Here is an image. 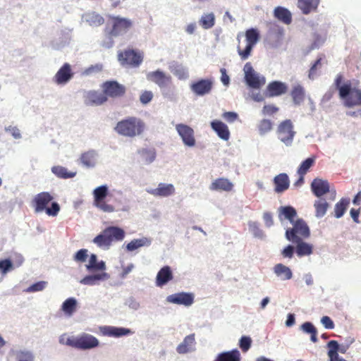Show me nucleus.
Segmentation results:
<instances>
[{"label":"nucleus","instance_id":"1","mask_svg":"<svg viewBox=\"0 0 361 361\" xmlns=\"http://www.w3.org/2000/svg\"><path fill=\"white\" fill-rule=\"evenodd\" d=\"M342 81L343 75L338 74L334 80V85L338 90L340 97L344 100V105L349 108L361 106V89L353 88L350 81L341 85Z\"/></svg>","mask_w":361,"mask_h":361},{"label":"nucleus","instance_id":"2","mask_svg":"<svg viewBox=\"0 0 361 361\" xmlns=\"http://www.w3.org/2000/svg\"><path fill=\"white\" fill-rule=\"evenodd\" d=\"M59 343L80 350L92 349L99 345V341L96 337L87 333H82L77 336H67L66 334H63L59 338Z\"/></svg>","mask_w":361,"mask_h":361},{"label":"nucleus","instance_id":"3","mask_svg":"<svg viewBox=\"0 0 361 361\" xmlns=\"http://www.w3.org/2000/svg\"><path fill=\"white\" fill-rule=\"evenodd\" d=\"M145 129V122L135 116H130L118 121L114 128V130L118 135L128 137L141 135Z\"/></svg>","mask_w":361,"mask_h":361},{"label":"nucleus","instance_id":"4","mask_svg":"<svg viewBox=\"0 0 361 361\" xmlns=\"http://www.w3.org/2000/svg\"><path fill=\"white\" fill-rule=\"evenodd\" d=\"M124 237L125 232L122 228L116 226H109L97 235L93 239V242L98 247L109 248L113 241H121Z\"/></svg>","mask_w":361,"mask_h":361},{"label":"nucleus","instance_id":"5","mask_svg":"<svg viewBox=\"0 0 361 361\" xmlns=\"http://www.w3.org/2000/svg\"><path fill=\"white\" fill-rule=\"evenodd\" d=\"M53 199L54 197L47 192L37 194L32 200V206L35 212L45 211L49 216H56L60 210V207L57 202H52L51 207H47V205Z\"/></svg>","mask_w":361,"mask_h":361},{"label":"nucleus","instance_id":"6","mask_svg":"<svg viewBox=\"0 0 361 361\" xmlns=\"http://www.w3.org/2000/svg\"><path fill=\"white\" fill-rule=\"evenodd\" d=\"M117 59L123 67L137 68L143 62L144 52L139 49L128 47L118 52Z\"/></svg>","mask_w":361,"mask_h":361},{"label":"nucleus","instance_id":"7","mask_svg":"<svg viewBox=\"0 0 361 361\" xmlns=\"http://www.w3.org/2000/svg\"><path fill=\"white\" fill-rule=\"evenodd\" d=\"M293 228L286 231V238L290 242H299L310 235V231L307 223L302 219H298L291 223Z\"/></svg>","mask_w":361,"mask_h":361},{"label":"nucleus","instance_id":"8","mask_svg":"<svg viewBox=\"0 0 361 361\" xmlns=\"http://www.w3.org/2000/svg\"><path fill=\"white\" fill-rule=\"evenodd\" d=\"M109 23L111 28L108 31V35L112 37H118L126 33L133 25L131 20L120 16H109Z\"/></svg>","mask_w":361,"mask_h":361},{"label":"nucleus","instance_id":"9","mask_svg":"<svg viewBox=\"0 0 361 361\" xmlns=\"http://www.w3.org/2000/svg\"><path fill=\"white\" fill-rule=\"evenodd\" d=\"M276 134L281 142L290 146L296 134L293 122L290 119L281 121L277 127Z\"/></svg>","mask_w":361,"mask_h":361},{"label":"nucleus","instance_id":"10","mask_svg":"<svg viewBox=\"0 0 361 361\" xmlns=\"http://www.w3.org/2000/svg\"><path fill=\"white\" fill-rule=\"evenodd\" d=\"M259 33L257 29L250 28L245 32V39L247 42L245 49H242L240 46L238 47V53L242 60H246L251 54L255 45L259 39Z\"/></svg>","mask_w":361,"mask_h":361},{"label":"nucleus","instance_id":"11","mask_svg":"<svg viewBox=\"0 0 361 361\" xmlns=\"http://www.w3.org/2000/svg\"><path fill=\"white\" fill-rule=\"evenodd\" d=\"M94 205L104 212L111 213L115 211L113 205L107 204L105 201L108 195V188L106 185H101L93 191Z\"/></svg>","mask_w":361,"mask_h":361},{"label":"nucleus","instance_id":"12","mask_svg":"<svg viewBox=\"0 0 361 361\" xmlns=\"http://www.w3.org/2000/svg\"><path fill=\"white\" fill-rule=\"evenodd\" d=\"M102 87L106 97H121L125 95L126 92V87L115 80L106 81Z\"/></svg>","mask_w":361,"mask_h":361},{"label":"nucleus","instance_id":"13","mask_svg":"<svg viewBox=\"0 0 361 361\" xmlns=\"http://www.w3.org/2000/svg\"><path fill=\"white\" fill-rule=\"evenodd\" d=\"M245 79L247 84L252 87L258 89L265 84L264 77H259L252 68L250 63H245L244 66Z\"/></svg>","mask_w":361,"mask_h":361},{"label":"nucleus","instance_id":"14","mask_svg":"<svg viewBox=\"0 0 361 361\" xmlns=\"http://www.w3.org/2000/svg\"><path fill=\"white\" fill-rule=\"evenodd\" d=\"M176 129L185 145L188 147L195 146V139L194 130L192 128L185 124L180 123L176 126Z\"/></svg>","mask_w":361,"mask_h":361},{"label":"nucleus","instance_id":"15","mask_svg":"<svg viewBox=\"0 0 361 361\" xmlns=\"http://www.w3.org/2000/svg\"><path fill=\"white\" fill-rule=\"evenodd\" d=\"M288 92V85L281 81H272L267 86L266 93L269 97H279Z\"/></svg>","mask_w":361,"mask_h":361},{"label":"nucleus","instance_id":"16","mask_svg":"<svg viewBox=\"0 0 361 361\" xmlns=\"http://www.w3.org/2000/svg\"><path fill=\"white\" fill-rule=\"evenodd\" d=\"M147 79L160 87H167L171 83V77L169 75H166L164 72L157 70L148 73Z\"/></svg>","mask_w":361,"mask_h":361},{"label":"nucleus","instance_id":"17","mask_svg":"<svg viewBox=\"0 0 361 361\" xmlns=\"http://www.w3.org/2000/svg\"><path fill=\"white\" fill-rule=\"evenodd\" d=\"M166 300L173 304L190 306L194 302V296L192 293L183 292L169 295Z\"/></svg>","mask_w":361,"mask_h":361},{"label":"nucleus","instance_id":"18","mask_svg":"<svg viewBox=\"0 0 361 361\" xmlns=\"http://www.w3.org/2000/svg\"><path fill=\"white\" fill-rule=\"evenodd\" d=\"M73 75L71 65L66 63L57 71L54 77V80L58 85L66 84L72 78Z\"/></svg>","mask_w":361,"mask_h":361},{"label":"nucleus","instance_id":"19","mask_svg":"<svg viewBox=\"0 0 361 361\" xmlns=\"http://www.w3.org/2000/svg\"><path fill=\"white\" fill-rule=\"evenodd\" d=\"M290 96L295 106H300L305 99L306 90L302 85L295 84L291 87Z\"/></svg>","mask_w":361,"mask_h":361},{"label":"nucleus","instance_id":"20","mask_svg":"<svg viewBox=\"0 0 361 361\" xmlns=\"http://www.w3.org/2000/svg\"><path fill=\"white\" fill-rule=\"evenodd\" d=\"M213 82L209 79L200 80L191 85L192 91L197 95H204L212 90Z\"/></svg>","mask_w":361,"mask_h":361},{"label":"nucleus","instance_id":"21","mask_svg":"<svg viewBox=\"0 0 361 361\" xmlns=\"http://www.w3.org/2000/svg\"><path fill=\"white\" fill-rule=\"evenodd\" d=\"M84 101L87 105H101L107 101V97L104 92L88 91L84 95Z\"/></svg>","mask_w":361,"mask_h":361},{"label":"nucleus","instance_id":"22","mask_svg":"<svg viewBox=\"0 0 361 361\" xmlns=\"http://www.w3.org/2000/svg\"><path fill=\"white\" fill-rule=\"evenodd\" d=\"M196 342L195 334L185 336L176 348V351L179 354H186L195 350Z\"/></svg>","mask_w":361,"mask_h":361},{"label":"nucleus","instance_id":"23","mask_svg":"<svg viewBox=\"0 0 361 361\" xmlns=\"http://www.w3.org/2000/svg\"><path fill=\"white\" fill-rule=\"evenodd\" d=\"M311 189L315 196L320 197L329 191V183L327 180L315 178L312 182Z\"/></svg>","mask_w":361,"mask_h":361},{"label":"nucleus","instance_id":"24","mask_svg":"<svg viewBox=\"0 0 361 361\" xmlns=\"http://www.w3.org/2000/svg\"><path fill=\"white\" fill-rule=\"evenodd\" d=\"M147 192L157 197H168L175 192V188L172 184L159 183L154 189L147 190Z\"/></svg>","mask_w":361,"mask_h":361},{"label":"nucleus","instance_id":"25","mask_svg":"<svg viewBox=\"0 0 361 361\" xmlns=\"http://www.w3.org/2000/svg\"><path fill=\"white\" fill-rule=\"evenodd\" d=\"M173 279V273L169 266H164L157 273L156 285L162 287Z\"/></svg>","mask_w":361,"mask_h":361},{"label":"nucleus","instance_id":"26","mask_svg":"<svg viewBox=\"0 0 361 361\" xmlns=\"http://www.w3.org/2000/svg\"><path fill=\"white\" fill-rule=\"evenodd\" d=\"M233 184L227 178H219L214 180L209 186L211 190L231 192Z\"/></svg>","mask_w":361,"mask_h":361},{"label":"nucleus","instance_id":"27","mask_svg":"<svg viewBox=\"0 0 361 361\" xmlns=\"http://www.w3.org/2000/svg\"><path fill=\"white\" fill-rule=\"evenodd\" d=\"M275 185L274 190L277 193H281L288 190L290 185V180L286 173H282L276 176L274 178Z\"/></svg>","mask_w":361,"mask_h":361},{"label":"nucleus","instance_id":"28","mask_svg":"<svg viewBox=\"0 0 361 361\" xmlns=\"http://www.w3.org/2000/svg\"><path fill=\"white\" fill-rule=\"evenodd\" d=\"M211 126L220 138L224 140H228L230 133L228 126L225 123L220 121L215 120L211 123Z\"/></svg>","mask_w":361,"mask_h":361},{"label":"nucleus","instance_id":"29","mask_svg":"<svg viewBox=\"0 0 361 361\" xmlns=\"http://www.w3.org/2000/svg\"><path fill=\"white\" fill-rule=\"evenodd\" d=\"M274 16L281 22L289 25L292 22L291 13L286 8L278 6L274 11Z\"/></svg>","mask_w":361,"mask_h":361},{"label":"nucleus","instance_id":"30","mask_svg":"<svg viewBox=\"0 0 361 361\" xmlns=\"http://www.w3.org/2000/svg\"><path fill=\"white\" fill-rule=\"evenodd\" d=\"M214 361H241V355L238 350L233 349L219 353Z\"/></svg>","mask_w":361,"mask_h":361},{"label":"nucleus","instance_id":"31","mask_svg":"<svg viewBox=\"0 0 361 361\" xmlns=\"http://www.w3.org/2000/svg\"><path fill=\"white\" fill-rule=\"evenodd\" d=\"M86 268L89 271H104L106 269V265L103 261H97V257L95 254H92L88 264H86Z\"/></svg>","mask_w":361,"mask_h":361},{"label":"nucleus","instance_id":"32","mask_svg":"<svg viewBox=\"0 0 361 361\" xmlns=\"http://www.w3.org/2000/svg\"><path fill=\"white\" fill-rule=\"evenodd\" d=\"M274 271L282 280H289L293 277L290 269L283 264H277L274 267Z\"/></svg>","mask_w":361,"mask_h":361},{"label":"nucleus","instance_id":"33","mask_svg":"<svg viewBox=\"0 0 361 361\" xmlns=\"http://www.w3.org/2000/svg\"><path fill=\"white\" fill-rule=\"evenodd\" d=\"M292 243L296 244V253L298 257L310 255L313 252V246L309 243L303 242V240H300L299 242Z\"/></svg>","mask_w":361,"mask_h":361},{"label":"nucleus","instance_id":"34","mask_svg":"<svg viewBox=\"0 0 361 361\" xmlns=\"http://www.w3.org/2000/svg\"><path fill=\"white\" fill-rule=\"evenodd\" d=\"M319 0H298V6L305 14L317 8Z\"/></svg>","mask_w":361,"mask_h":361},{"label":"nucleus","instance_id":"35","mask_svg":"<svg viewBox=\"0 0 361 361\" xmlns=\"http://www.w3.org/2000/svg\"><path fill=\"white\" fill-rule=\"evenodd\" d=\"M314 207L315 208V216L321 218L325 215L329 204L325 199L319 198L314 202Z\"/></svg>","mask_w":361,"mask_h":361},{"label":"nucleus","instance_id":"36","mask_svg":"<svg viewBox=\"0 0 361 361\" xmlns=\"http://www.w3.org/2000/svg\"><path fill=\"white\" fill-rule=\"evenodd\" d=\"M130 333V330L126 328L108 326L104 328V334L109 336L120 337Z\"/></svg>","mask_w":361,"mask_h":361},{"label":"nucleus","instance_id":"37","mask_svg":"<svg viewBox=\"0 0 361 361\" xmlns=\"http://www.w3.org/2000/svg\"><path fill=\"white\" fill-rule=\"evenodd\" d=\"M151 244V240L147 238L139 239H134L128 243L126 245L128 251H134L141 247L149 246Z\"/></svg>","mask_w":361,"mask_h":361},{"label":"nucleus","instance_id":"38","mask_svg":"<svg viewBox=\"0 0 361 361\" xmlns=\"http://www.w3.org/2000/svg\"><path fill=\"white\" fill-rule=\"evenodd\" d=\"M51 171L59 178H71L76 175V172H69L67 169L61 166H55L51 168Z\"/></svg>","mask_w":361,"mask_h":361},{"label":"nucleus","instance_id":"39","mask_svg":"<svg viewBox=\"0 0 361 361\" xmlns=\"http://www.w3.org/2000/svg\"><path fill=\"white\" fill-rule=\"evenodd\" d=\"M109 278L108 274L102 272L101 274L86 276L81 280V283L85 285L93 286L97 281L105 280Z\"/></svg>","mask_w":361,"mask_h":361},{"label":"nucleus","instance_id":"40","mask_svg":"<svg viewBox=\"0 0 361 361\" xmlns=\"http://www.w3.org/2000/svg\"><path fill=\"white\" fill-rule=\"evenodd\" d=\"M77 300L74 298L66 299L62 304L61 310L68 316H71L76 310Z\"/></svg>","mask_w":361,"mask_h":361},{"label":"nucleus","instance_id":"41","mask_svg":"<svg viewBox=\"0 0 361 361\" xmlns=\"http://www.w3.org/2000/svg\"><path fill=\"white\" fill-rule=\"evenodd\" d=\"M350 204V200L348 198H342L339 202L335 204L334 207V216L338 219L343 216L345 212L348 205Z\"/></svg>","mask_w":361,"mask_h":361},{"label":"nucleus","instance_id":"42","mask_svg":"<svg viewBox=\"0 0 361 361\" xmlns=\"http://www.w3.org/2000/svg\"><path fill=\"white\" fill-rule=\"evenodd\" d=\"M138 154L141 156L142 161L147 164L154 161L156 158L154 149H141L138 150Z\"/></svg>","mask_w":361,"mask_h":361},{"label":"nucleus","instance_id":"43","mask_svg":"<svg viewBox=\"0 0 361 361\" xmlns=\"http://www.w3.org/2000/svg\"><path fill=\"white\" fill-rule=\"evenodd\" d=\"M301 329L306 334H310V340L313 343L318 341L317 331L315 326L309 322H305L301 325Z\"/></svg>","mask_w":361,"mask_h":361},{"label":"nucleus","instance_id":"44","mask_svg":"<svg viewBox=\"0 0 361 361\" xmlns=\"http://www.w3.org/2000/svg\"><path fill=\"white\" fill-rule=\"evenodd\" d=\"M316 161V157L312 156L304 160L298 169V173L305 175L309 169L314 166Z\"/></svg>","mask_w":361,"mask_h":361},{"label":"nucleus","instance_id":"45","mask_svg":"<svg viewBox=\"0 0 361 361\" xmlns=\"http://www.w3.org/2000/svg\"><path fill=\"white\" fill-rule=\"evenodd\" d=\"M200 23L204 29H209L214 25L215 17L214 13H210L203 15L200 20Z\"/></svg>","mask_w":361,"mask_h":361},{"label":"nucleus","instance_id":"46","mask_svg":"<svg viewBox=\"0 0 361 361\" xmlns=\"http://www.w3.org/2000/svg\"><path fill=\"white\" fill-rule=\"evenodd\" d=\"M281 214H282L286 219L293 223L294 217L296 216L297 212L295 208L290 206L281 207L280 208Z\"/></svg>","mask_w":361,"mask_h":361},{"label":"nucleus","instance_id":"47","mask_svg":"<svg viewBox=\"0 0 361 361\" xmlns=\"http://www.w3.org/2000/svg\"><path fill=\"white\" fill-rule=\"evenodd\" d=\"M171 72L180 80H185L188 77V73L185 68L181 65H176L171 69Z\"/></svg>","mask_w":361,"mask_h":361},{"label":"nucleus","instance_id":"48","mask_svg":"<svg viewBox=\"0 0 361 361\" xmlns=\"http://www.w3.org/2000/svg\"><path fill=\"white\" fill-rule=\"evenodd\" d=\"M81 162L87 167H92L94 165V156L92 152L83 153L80 157Z\"/></svg>","mask_w":361,"mask_h":361},{"label":"nucleus","instance_id":"49","mask_svg":"<svg viewBox=\"0 0 361 361\" xmlns=\"http://www.w3.org/2000/svg\"><path fill=\"white\" fill-rule=\"evenodd\" d=\"M273 127L272 122L269 119H262L259 125L258 130L261 135H264L271 131Z\"/></svg>","mask_w":361,"mask_h":361},{"label":"nucleus","instance_id":"50","mask_svg":"<svg viewBox=\"0 0 361 361\" xmlns=\"http://www.w3.org/2000/svg\"><path fill=\"white\" fill-rule=\"evenodd\" d=\"M327 346L329 348H330L331 350H334V348H335L336 352H337V353L340 352L343 354H345L349 348L348 347V345H345L343 343H342L341 344H338L336 341H334V340L330 341L327 343Z\"/></svg>","mask_w":361,"mask_h":361},{"label":"nucleus","instance_id":"51","mask_svg":"<svg viewBox=\"0 0 361 361\" xmlns=\"http://www.w3.org/2000/svg\"><path fill=\"white\" fill-rule=\"evenodd\" d=\"M323 57H319L314 63L312 65L310 68L308 77L311 80H314L317 75V68H320L322 67V61Z\"/></svg>","mask_w":361,"mask_h":361},{"label":"nucleus","instance_id":"52","mask_svg":"<svg viewBox=\"0 0 361 361\" xmlns=\"http://www.w3.org/2000/svg\"><path fill=\"white\" fill-rule=\"evenodd\" d=\"M13 269V263L10 259H6L0 260V271L3 275L6 274L7 272L12 270Z\"/></svg>","mask_w":361,"mask_h":361},{"label":"nucleus","instance_id":"53","mask_svg":"<svg viewBox=\"0 0 361 361\" xmlns=\"http://www.w3.org/2000/svg\"><path fill=\"white\" fill-rule=\"evenodd\" d=\"M47 284V282L41 281H38L30 286H29L26 291L29 293L38 292L44 290Z\"/></svg>","mask_w":361,"mask_h":361},{"label":"nucleus","instance_id":"54","mask_svg":"<svg viewBox=\"0 0 361 361\" xmlns=\"http://www.w3.org/2000/svg\"><path fill=\"white\" fill-rule=\"evenodd\" d=\"M252 340L248 336H242L239 341V346L243 352H247L251 347Z\"/></svg>","mask_w":361,"mask_h":361},{"label":"nucleus","instance_id":"55","mask_svg":"<svg viewBox=\"0 0 361 361\" xmlns=\"http://www.w3.org/2000/svg\"><path fill=\"white\" fill-rule=\"evenodd\" d=\"M88 257V251L86 249H80L78 250L75 256L74 260L78 262H85Z\"/></svg>","mask_w":361,"mask_h":361},{"label":"nucleus","instance_id":"56","mask_svg":"<svg viewBox=\"0 0 361 361\" xmlns=\"http://www.w3.org/2000/svg\"><path fill=\"white\" fill-rule=\"evenodd\" d=\"M279 109L274 104H267L264 105L262 109V114L263 115H274V114L279 111Z\"/></svg>","mask_w":361,"mask_h":361},{"label":"nucleus","instance_id":"57","mask_svg":"<svg viewBox=\"0 0 361 361\" xmlns=\"http://www.w3.org/2000/svg\"><path fill=\"white\" fill-rule=\"evenodd\" d=\"M153 98V94L151 91H145L143 92L140 97V101L143 104H148Z\"/></svg>","mask_w":361,"mask_h":361},{"label":"nucleus","instance_id":"58","mask_svg":"<svg viewBox=\"0 0 361 361\" xmlns=\"http://www.w3.org/2000/svg\"><path fill=\"white\" fill-rule=\"evenodd\" d=\"M5 131L11 133L15 139H20L21 137L20 130L16 126H9L6 127Z\"/></svg>","mask_w":361,"mask_h":361},{"label":"nucleus","instance_id":"59","mask_svg":"<svg viewBox=\"0 0 361 361\" xmlns=\"http://www.w3.org/2000/svg\"><path fill=\"white\" fill-rule=\"evenodd\" d=\"M335 348H334V350L329 348L328 356L329 361H347L343 357H339L338 353L335 351Z\"/></svg>","mask_w":361,"mask_h":361},{"label":"nucleus","instance_id":"60","mask_svg":"<svg viewBox=\"0 0 361 361\" xmlns=\"http://www.w3.org/2000/svg\"><path fill=\"white\" fill-rule=\"evenodd\" d=\"M321 322L323 326L327 329H333L335 326L332 319L328 316H324L321 319Z\"/></svg>","mask_w":361,"mask_h":361},{"label":"nucleus","instance_id":"61","mask_svg":"<svg viewBox=\"0 0 361 361\" xmlns=\"http://www.w3.org/2000/svg\"><path fill=\"white\" fill-rule=\"evenodd\" d=\"M222 117L228 122L232 123L238 118V114L233 111H228L224 113Z\"/></svg>","mask_w":361,"mask_h":361},{"label":"nucleus","instance_id":"62","mask_svg":"<svg viewBox=\"0 0 361 361\" xmlns=\"http://www.w3.org/2000/svg\"><path fill=\"white\" fill-rule=\"evenodd\" d=\"M18 361H34V356L30 352H22L18 355Z\"/></svg>","mask_w":361,"mask_h":361},{"label":"nucleus","instance_id":"63","mask_svg":"<svg viewBox=\"0 0 361 361\" xmlns=\"http://www.w3.org/2000/svg\"><path fill=\"white\" fill-rule=\"evenodd\" d=\"M263 219L267 226L270 227L273 225L274 221L272 214L270 212H264L263 214Z\"/></svg>","mask_w":361,"mask_h":361},{"label":"nucleus","instance_id":"64","mask_svg":"<svg viewBox=\"0 0 361 361\" xmlns=\"http://www.w3.org/2000/svg\"><path fill=\"white\" fill-rule=\"evenodd\" d=\"M294 247L292 245H288L283 251L282 255L284 257L291 258L293 255Z\"/></svg>","mask_w":361,"mask_h":361}]
</instances>
